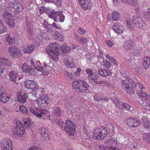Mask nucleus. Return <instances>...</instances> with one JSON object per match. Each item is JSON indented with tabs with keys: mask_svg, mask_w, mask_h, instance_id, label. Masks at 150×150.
<instances>
[{
	"mask_svg": "<svg viewBox=\"0 0 150 150\" xmlns=\"http://www.w3.org/2000/svg\"><path fill=\"white\" fill-rule=\"evenodd\" d=\"M72 87L76 91L85 93L89 90V86L87 83L82 80L74 81L72 83Z\"/></svg>",
	"mask_w": 150,
	"mask_h": 150,
	"instance_id": "2",
	"label": "nucleus"
},
{
	"mask_svg": "<svg viewBox=\"0 0 150 150\" xmlns=\"http://www.w3.org/2000/svg\"><path fill=\"white\" fill-rule=\"evenodd\" d=\"M62 52L64 54H66L69 52L71 50V48L66 44H64L62 45Z\"/></svg>",
	"mask_w": 150,
	"mask_h": 150,
	"instance_id": "45",
	"label": "nucleus"
},
{
	"mask_svg": "<svg viewBox=\"0 0 150 150\" xmlns=\"http://www.w3.org/2000/svg\"><path fill=\"white\" fill-rule=\"evenodd\" d=\"M30 62L32 66L34 67L35 69L40 71H42L43 67L41 66V64L40 61H36L31 58Z\"/></svg>",
	"mask_w": 150,
	"mask_h": 150,
	"instance_id": "24",
	"label": "nucleus"
},
{
	"mask_svg": "<svg viewBox=\"0 0 150 150\" xmlns=\"http://www.w3.org/2000/svg\"><path fill=\"white\" fill-rule=\"evenodd\" d=\"M16 124V125L15 127L13 130V132L14 134L16 136L20 137H22L25 133V130L22 124L20 122L19 124Z\"/></svg>",
	"mask_w": 150,
	"mask_h": 150,
	"instance_id": "15",
	"label": "nucleus"
},
{
	"mask_svg": "<svg viewBox=\"0 0 150 150\" xmlns=\"http://www.w3.org/2000/svg\"><path fill=\"white\" fill-rule=\"evenodd\" d=\"M137 96L140 98L149 101L150 100V96L147 93L143 92L142 91L138 93Z\"/></svg>",
	"mask_w": 150,
	"mask_h": 150,
	"instance_id": "32",
	"label": "nucleus"
},
{
	"mask_svg": "<svg viewBox=\"0 0 150 150\" xmlns=\"http://www.w3.org/2000/svg\"><path fill=\"white\" fill-rule=\"evenodd\" d=\"M24 125L26 127H29L31 123V119L28 118L27 119H25L23 120Z\"/></svg>",
	"mask_w": 150,
	"mask_h": 150,
	"instance_id": "48",
	"label": "nucleus"
},
{
	"mask_svg": "<svg viewBox=\"0 0 150 150\" xmlns=\"http://www.w3.org/2000/svg\"><path fill=\"white\" fill-rule=\"evenodd\" d=\"M45 28L47 29L48 32L51 33L52 32V28L51 27V25L49 24Z\"/></svg>",
	"mask_w": 150,
	"mask_h": 150,
	"instance_id": "63",
	"label": "nucleus"
},
{
	"mask_svg": "<svg viewBox=\"0 0 150 150\" xmlns=\"http://www.w3.org/2000/svg\"><path fill=\"white\" fill-rule=\"evenodd\" d=\"M8 6L11 8L10 10L16 12H22L23 10L22 4L16 0H11L8 4Z\"/></svg>",
	"mask_w": 150,
	"mask_h": 150,
	"instance_id": "9",
	"label": "nucleus"
},
{
	"mask_svg": "<svg viewBox=\"0 0 150 150\" xmlns=\"http://www.w3.org/2000/svg\"><path fill=\"white\" fill-rule=\"evenodd\" d=\"M59 44L57 42L51 43L46 49L49 57L53 60L56 62L58 60L59 51L58 47Z\"/></svg>",
	"mask_w": 150,
	"mask_h": 150,
	"instance_id": "1",
	"label": "nucleus"
},
{
	"mask_svg": "<svg viewBox=\"0 0 150 150\" xmlns=\"http://www.w3.org/2000/svg\"><path fill=\"white\" fill-rule=\"evenodd\" d=\"M24 85L27 88L33 91L35 90L37 86L35 81L33 80H26L24 82Z\"/></svg>",
	"mask_w": 150,
	"mask_h": 150,
	"instance_id": "17",
	"label": "nucleus"
},
{
	"mask_svg": "<svg viewBox=\"0 0 150 150\" xmlns=\"http://www.w3.org/2000/svg\"><path fill=\"white\" fill-rule=\"evenodd\" d=\"M8 50L12 54L15 53L18 55L21 54L20 50L17 49L15 47H11L9 48H8Z\"/></svg>",
	"mask_w": 150,
	"mask_h": 150,
	"instance_id": "36",
	"label": "nucleus"
},
{
	"mask_svg": "<svg viewBox=\"0 0 150 150\" xmlns=\"http://www.w3.org/2000/svg\"><path fill=\"white\" fill-rule=\"evenodd\" d=\"M150 136V133H144L143 134L142 138L143 140L147 143L150 144V140H149V138Z\"/></svg>",
	"mask_w": 150,
	"mask_h": 150,
	"instance_id": "46",
	"label": "nucleus"
},
{
	"mask_svg": "<svg viewBox=\"0 0 150 150\" xmlns=\"http://www.w3.org/2000/svg\"><path fill=\"white\" fill-rule=\"evenodd\" d=\"M112 70L110 69L100 68L98 69V73L99 75L101 76L107 77L112 75Z\"/></svg>",
	"mask_w": 150,
	"mask_h": 150,
	"instance_id": "19",
	"label": "nucleus"
},
{
	"mask_svg": "<svg viewBox=\"0 0 150 150\" xmlns=\"http://www.w3.org/2000/svg\"><path fill=\"white\" fill-rule=\"evenodd\" d=\"M51 25L54 28H57V29H60V30H61L62 29V28L60 26V25L58 24V25H57V24L55 23H52L51 24Z\"/></svg>",
	"mask_w": 150,
	"mask_h": 150,
	"instance_id": "61",
	"label": "nucleus"
},
{
	"mask_svg": "<svg viewBox=\"0 0 150 150\" xmlns=\"http://www.w3.org/2000/svg\"><path fill=\"white\" fill-rule=\"evenodd\" d=\"M142 48L141 47H139V49H137V48H134L132 50L133 52L134 53L135 55H137V54H139L142 50Z\"/></svg>",
	"mask_w": 150,
	"mask_h": 150,
	"instance_id": "54",
	"label": "nucleus"
},
{
	"mask_svg": "<svg viewBox=\"0 0 150 150\" xmlns=\"http://www.w3.org/2000/svg\"><path fill=\"white\" fill-rule=\"evenodd\" d=\"M127 125L129 127H136L140 125V121L137 118L131 117L128 118L126 121Z\"/></svg>",
	"mask_w": 150,
	"mask_h": 150,
	"instance_id": "16",
	"label": "nucleus"
},
{
	"mask_svg": "<svg viewBox=\"0 0 150 150\" xmlns=\"http://www.w3.org/2000/svg\"><path fill=\"white\" fill-rule=\"evenodd\" d=\"M104 142L105 144L112 146H115L117 144V141L115 139H113L109 138L107 141H105Z\"/></svg>",
	"mask_w": 150,
	"mask_h": 150,
	"instance_id": "35",
	"label": "nucleus"
},
{
	"mask_svg": "<svg viewBox=\"0 0 150 150\" xmlns=\"http://www.w3.org/2000/svg\"><path fill=\"white\" fill-rule=\"evenodd\" d=\"M107 45L110 47H111L114 45L113 42L109 40H108L105 41Z\"/></svg>",
	"mask_w": 150,
	"mask_h": 150,
	"instance_id": "62",
	"label": "nucleus"
},
{
	"mask_svg": "<svg viewBox=\"0 0 150 150\" xmlns=\"http://www.w3.org/2000/svg\"><path fill=\"white\" fill-rule=\"evenodd\" d=\"M143 122L144 128L148 130L150 129V121H148L144 119Z\"/></svg>",
	"mask_w": 150,
	"mask_h": 150,
	"instance_id": "47",
	"label": "nucleus"
},
{
	"mask_svg": "<svg viewBox=\"0 0 150 150\" xmlns=\"http://www.w3.org/2000/svg\"><path fill=\"white\" fill-rule=\"evenodd\" d=\"M122 2L125 3H128L131 5L134 6L137 4V0H120ZM114 3L117 2L116 0H113Z\"/></svg>",
	"mask_w": 150,
	"mask_h": 150,
	"instance_id": "38",
	"label": "nucleus"
},
{
	"mask_svg": "<svg viewBox=\"0 0 150 150\" xmlns=\"http://www.w3.org/2000/svg\"><path fill=\"white\" fill-rule=\"evenodd\" d=\"M112 29L115 33L119 34H122L125 30L124 27L120 24H114L112 27Z\"/></svg>",
	"mask_w": 150,
	"mask_h": 150,
	"instance_id": "23",
	"label": "nucleus"
},
{
	"mask_svg": "<svg viewBox=\"0 0 150 150\" xmlns=\"http://www.w3.org/2000/svg\"><path fill=\"white\" fill-rule=\"evenodd\" d=\"M7 31V28L4 26L2 21L1 20L0 22V33H4Z\"/></svg>",
	"mask_w": 150,
	"mask_h": 150,
	"instance_id": "44",
	"label": "nucleus"
},
{
	"mask_svg": "<svg viewBox=\"0 0 150 150\" xmlns=\"http://www.w3.org/2000/svg\"><path fill=\"white\" fill-rule=\"evenodd\" d=\"M64 62L69 68L74 67L75 66V64L73 62L72 59L68 57H66L64 60Z\"/></svg>",
	"mask_w": 150,
	"mask_h": 150,
	"instance_id": "27",
	"label": "nucleus"
},
{
	"mask_svg": "<svg viewBox=\"0 0 150 150\" xmlns=\"http://www.w3.org/2000/svg\"><path fill=\"white\" fill-rule=\"evenodd\" d=\"M86 71V74L88 75V77L89 81L91 83L97 85L101 84L104 82L103 81H97V79L98 78V76L94 72H93L91 69H87Z\"/></svg>",
	"mask_w": 150,
	"mask_h": 150,
	"instance_id": "8",
	"label": "nucleus"
},
{
	"mask_svg": "<svg viewBox=\"0 0 150 150\" xmlns=\"http://www.w3.org/2000/svg\"><path fill=\"white\" fill-rule=\"evenodd\" d=\"M94 99L96 101H98L101 100H104L106 101H108V99H106L105 98L101 97L100 95L98 93H94L93 95Z\"/></svg>",
	"mask_w": 150,
	"mask_h": 150,
	"instance_id": "42",
	"label": "nucleus"
},
{
	"mask_svg": "<svg viewBox=\"0 0 150 150\" xmlns=\"http://www.w3.org/2000/svg\"><path fill=\"white\" fill-rule=\"evenodd\" d=\"M6 23L9 28H12L15 26V22L13 18H11L8 21H6Z\"/></svg>",
	"mask_w": 150,
	"mask_h": 150,
	"instance_id": "43",
	"label": "nucleus"
},
{
	"mask_svg": "<svg viewBox=\"0 0 150 150\" xmlns=\"http://www.w3.org/2000/svg\"><path fill=\"white\" fill-rule=\"evenodd\" d=\"M106 58H108L110 61L113 62V64L117 65V62H116V60L113 57L108 54L106 55Z\"/></svg>",
	"mask_w": 150,
	"mask_h": 150,
	"instance_id": "56",
	"label": "nucleus"
},
{
	"mask_svg": "<svg viewBox=\"0 0 150 150\" xmlns=\"http://www.w3.org/2000/svg\"><path fill=\"white\" fill-rule=\"evenodd\" d=\"M32 23V22H30L28 23L27 25L28 33L29 36H33L35 35L33 27L31 26Z\"/></svg>",
	"mask_w": 150,
	"mask_h": 150,
	"instance_id": "29",
	"label": "nucleus"
},
{
	"mask_svg": "<svg viewBox=\"0 0 150 150\" xmlns=\"http://www.w3.org/2000/svg\"><path fill=\"white\" fill-rule=\"evenodd\" d=\"M62 111L61 109L59 107H55L54 109V115L57 117H59Z\"/></svg>",
	"mask_w": 150,
	"mask_h": 150,
	"instance_id": "41",
	"label": "nucleus"
},
{
	"mask_svg": "<svg viewBox=\"0 0 150 150\" xmlns=\"http://www.w3.org/2000/svg\"><path fill=\"white\" fill-rule=\"evenodd\" d=\"M28 150H41L39 148L35 146H32L30 147Z\"/></svg>",
	"mask_w": 150,
	"mask_h": 150,
	"instance_id": "64",
	"label": "nucleus"
},
{
	"mask_svg": "<svg viewBox=\"0 0 150 150\" xmlns=\"http://www.w3.org/2000/svg\"><path fill=\"white\" fill-rule=\"evenodd\" d=\"M150 64V59L147 56H145L143 59V66L144 69L147 68Z\"/></svg>",
	"mask_w": 150,
	"mask_h": 150,
	"instance_id": "34",
	"label": "nucleus"
},
{
	"mask_svg": "<svg viewBox=\"0 0 150 150\" xmlns=\"http://www.w3.org/2000/svg\"><path fill=\"white\" fill-rule=\"evenodd\" d=\"M126 80L128 81L130 83H131V86H134L135 84V82L132 79L128 77H126Z\"/></svg>",
	"mask_w": 150,
	"mask_h": 150,
	"instance_id": "60",
	"label": "nucleus"
},
{
	"mask_svg": "<svg viewBox=\"0 0 150 150\" xmlns=\"http://www.w3.org/2000/svg\"><path fill=\"white\" fill-rule=\"evenodd\" d=\"M1 147L2 150H13V149L11 140L5 138H4L1 142Z\"/></svg>",
	"mask_w": 150,
	"mask_h": 150,
	"instance_id": "12",
	"label": "nucleus"
},
{
	"mask_svg": "<svg viewBox=\"0 0 150 150\" xmlns=\"http://www.w3.org/2000/svg\"><path fill=\"white\" fill-rule=\"evenodd\" d=\"M18 73L14 70H12L9 73L8 76L11 80L13 82H16Z\"/></svg>",
	"mask_w": 150,
	"mask_h": 150,
	"instance_id": "28",
	"label": "nucleus"
},
{
	"mask_svg": "<svg viewBox=\"0 0 150 150\" xmlns=\"http://www.w3.org/2000/svg\"><path fill=\"white\" fill-rule=\"evenodd\" d=\"M3 16L4 18V20L5 21H8L9 19H11V18H13L12 17V15L8 12L6 10L5 11Z\"/></svg>",
	"mask_w": 150,
	"mask_h": 150,
	"instance_id": "40",
	"label": "nucleus"
},
{
	"mask_svg": "<svg viewBox=\"0 0 150 150\" xmlns=\"http://www.w3.org/2000/svg\"><path fill=\"white\" fill-rule=\"evenodd\" d=\"M107 132L105 127L97 128L95 129L92 134V137L98 140H101L107 136Z\"/></svg>",
	"mask_w": 150,
	"mask_h": 150,
	"instance_id": "6",
	"label": "nucleus"
},
{
	"mask_svg": "<svg viewBox=\"0 0 150 150\" xmlns=\"http://www.w3.org/2000/svg\"><path fill=\"white\" fill-rule=\"evenodd\" d=\"M124 90L126 91L127 93H129L131 94H132L134 92V90L133 88L130 87L129 86L127 88V89H125Z\"/></svg>",
	"mask_w": 150,
	"mask_h": 150,
	"instance_id": "57",
	"label": "nucleus"
},
{
	"mask_svg": "<svg viewBox=\"0 0 150 150\" xmlns=\"http://www.w3.org/2000/svg\"><path fill=\"white\" fill-rule=\"evenodd\" d=\"M140 105L142 108L146 110L149 111L150 110V105L149 103L146 101H143Z\"/></svg>",
	"mask_w": 150,
	"mask_h": 150,
	"instance_id": "39",
	"label": "nucleus"
},
{
	"mask_svg": "<svg viewBox=\"0 0 150 150\" xmlns=\"http://www.w3.org/2000/svg\"><path fill=\"white\" fill-rule=\"evenodd\" d=\"M121 85L122 87L124 90L127 89V88L129 86L127 82L124 80H122Z\"/></svg>",
	"mask_w": 150,
	"mask_h": 150,
	"instance_id": "50",
	"label": "nucleus"
},
{
	"mask_svg": "<svg viewBox=\"0 0 150 150\" xmlns=\"http://www.w3.org/2000/svg\"><path fill=\"white\" fill-rule=\"evenodd\" d=\"M4 91L3 88L0 89V101L2 103H5L8 101L10 97L6 95Z\"/></svg>",
	"mask_w": 150,
	"mask_h": 150,
	"instance_id": "21",
	"label": "nucleus"
},
{
	"mask_svg": "<svg viewBox=\"0 0 150 150\" xmlns=\"http://www.w3.org/2000/svg\"><path fill=\"white\" fill-rule=\"evenodd\" d=\"M132 22L134 25L140 29L143 28V21L141 18L134 16L132 19Z\"/></svg>",
	"mask_w": 150,
	"mask_h": 150,
	"instance_id": "20",
	"label": "nucleus"
},
{
	"mask_svg": "<svg viewBox=\"0 0 150 150\" xmlns=\"http://www.w3.org/2000/svg\"><path fill=\"white\" fill-rule=\"evenodd\" d=\"M34 48V45H30L27 46L26 47H24L22 50L23 51L24 53L30 54L33 51Z\"/></svg>",
	"mask_w": 150,
	"mask_h": 150,
	"instance_id": "30",
	"label": "nucleus"
},
{
	"mask_svg": "<svg viewBox=\"0 0 150 150\" xmlns=\"http://www.w3.org/2000/svg\"><path fill=\"white\" fill-rule=\"evenodd\" d=\"M75 128V124L71 120L68 119L66 121L64 130L69 136L74 135L76 131Z\"/></svg>",
	"mask_w": 150,
	"mask_h": 150,
	"instance_id": "7",
	"label": "nucleus"
},
{
	"mask_svg": "<svg viewBox=\"0 0 150 150\" xmlns=\"http://www.w3.org/2000/svg\"><path fill=\"white\" fill-rule=\"evenodd\" d=\"M126 22L127 27L130 30L132 29V25L131 21L130 19L127 18L126 20Z\"/></svg>",
	"mask_w": 150,
	"mask_h": 150,
	"instance_id": "53",
	"label": "nucleus"
},
{
	"mask_svg": "<svg viewBox=\"0 0 150 150\" xmlns=\"http://www.w3.org/2000/svg\"><path fill=\"white\" fill-rule=\"evenodd\" d=\"M107 132L105 127L97 128L95 129L92 134V137L98 140H101L107 136Z\"/></svg>",
	"mask_w": 150,
	"mask_h": 150,
	"instance_id": "5",
	"label": "nucleus"
},
{
	"mask_svg": "<svg viewBox=\"0 0 150 150\" xmlns=\"http://www.w3.org/2000/svg\"><path fill=\"white\" fill-rule=\"evenodd\" d=\"M103 65L104 67L109 68L111 67V64L110 62L106 60H104L102 62Z\"/></svg>",
	"mask_w": 150,
	"mask_h": 150,
	"instance_id": "52",
	"label": "nucleus"
},
{
	"mask_svg": "<svg viewBox=\"0 0 150 150\" xmlns=\"http://www.w3.org/2000/svg\"><path fill=\"white\" fill-rule=\"evenodd\" d=\"M38 91L40 98L37 100L38 105L42 107L46 106L49 102V98L47 95L45 94L44 89H40Z\"/></svg>",
	"mask_w": 150,
	"mask_h": 150,
	"instance_id": "3",
	"label": "nucleus"
},
{
	"mask_svg": "<svg viewBox=\"0 0 150 150\" xmlns=\"http://www.w3.org/2000/svg\"><path fill=\"white\" fill-rule=\"evenodd\" d=\"M133 42V40L130 39L125 41L124 43L123 47L126 51H129L132 49Z\"/></svg>",
	"mask_w": 150,
	"mask_h": 150,
	"instance_id": "26",
	"label": "nucleus"
},
{
	"mask_svg": "<svg viewBox=\"0 0 150 150\" xmlns=\"http://www.w3.org/2000/svg\"><path fill=\"white\" fill-rule=\"evenodd\" d=\"M55 38L59 40H63L62 35L60 33H57L55 35Z\"/></svg>",
	"mask_w": 150,
	"mask_h": 150,
	"instance_id": "58",
	"label": "nucleus"
},
{
	"mask_svg": "<svg viewBox=\"0 0 150 150\" xmlns=\"http://www.w3.org/2000/svg\"><path fill=\"white\" fill-rule=\"evenodd\" d=\"M29 110L31 113L38 118H40L42 117L43 115L47 114L45 115L44 118L43 119H47L49 120H51L50 115L49 114H47L48 113V111L45 109L37 107L35 108L34 109L33 108H31Z\"/></svg>",
	"mask_w": 150,
	"mask_h": 150,
	"instance_id": "4",
	"label": "nucleus"
},
{
	"mask_svg": "<svg viewBox=\"0 0 150 150\" xmlns=\"http://www.w3.org/2000/svg\"><path fill=\"white\" fill-rule=\"evenodd\" d=\"M17 98L19 102L21 103H24L27 100L26 94L24 92L21 91L18 92L17 94Z\"/></svg>",
	"mask_w": 150,
	"mask_h": 150,
	"instance_id": "25",
	"label": "nucleus"
},
{
	"mask_svg": "<svg viewBox=\"0 0 150 150\" xmlns=\"http://www.w3.org/2000/svg\"><path fill=\"white\" fill-rule=\"evenodd\" d=\"M77 39L78 42L80 44H84L87 41L86 38L84 37H79Z\"/></svg>",
	"mask_w": 150,
	"mask_h": 150,
	"instance_id": "51",
	"label": "nucleus"
},
{
	"mask_svg": "<svg viewBox=\"0 0 150 150\" xmlns=\"http://www.w3.org/2000/svg\"><path fill=\"white\" fill-rule=\"evenodd\" d=\"M49 16L57 22L59 21L61 22H63L64 20L65 16L61 11H57L55 13L52 11L49 13Z\"/></svg>",
	"mask_w": 150,
	"mask_h": 150,
	"instance_id": "10",
	"label": "nucleus"
},
{
	"mask_svg": "<svg viewBox=\"0 0 150 150\" xmlns=\"http://www.w3.org/2000/svg\"><path fill=\"white\" fill-rule=\"evenodd\" d=\"M79 2L83 9L90 10L91 4L89 0H79Z\"/></svg>",
	"mask_w": 150,
	"mask_h": 150,
	"instance_id": "22",
	"label": "nucleus"
},
{
	"mask_svg": "<svg viewBox=\"0 0 150 150\" xmlns=\"http://www.w3.org/2000/svg\"><path fill=\"white\" fill-rule=\"evenodd\" d=\"M112 101L113 103L115 105L119 108L122 109L123 108H125L127 110L131 111L132 109V108L128 104L125 103H122L119 101V100L116 97H115L113 99H112Z\"/></svg>",
	"mask_w": 150,
	"mask_h": 150,
	"instance_id": "11",
	"label": "nucleus"
},
{
	"mask_svg": "<svg viewBox=\"0 0 150 150\" xmlns=\"http://www.w3.org/2000/svg\"><path fill=\"white\" fill-rule=\"evenodd\" d=\"M11 64V61L10 59L0 57V76L4 73L5 70V66H10Z\"/></svg>",
	"mask_w": 150,
	"mask_h": 150,
	"instance_id": "13",
	"label": "nucleus"
},
{
	"mask_svg": "<svg viewBox=\"0 0 150 150\" xmlns=\"http://www.w3.org/2000/svg\"><path fill=\"white\" fill-rule=\"evenodd\" d=\"M6 123H3L0 125V132L3 133H6L8 132V127Z\"/></svg>",
	"mask_w": 150,
	"mask_h": 150,
	"instance_id": "37",
	"label": "nucleus"
},
{
	"mask_svg": "<svg viewBox=\"0 0 150 150\" xmlns=\"http://www.w3.org/2000/svg\"><path fill=\"white\" fill-rule=\"evenodd\" d=\"M119 16V13L117 11H114L112 13V18L114 20L117 21Z\"/></svg>",
	"mask_w": 150,
	"mask_h": 150,
	"instance_id": "49",
	"label": "nucleus"
},
{
	"mask_svg": "<svg viewBox=\"0 0 150 150\" xmlns=\"http://www.w3.org/2000/svg\"><path fill=\"white\" fill-rule=\"evenodd\" d=\"M41 137L44 141H48L50 139V134L49 129L45 127H41L39 129Z\"/></svg>",
	"mask_w": 150,
	"mask_h": 150,
	"instance_id": "14",
	"label": "nucleus"
},
{
	"mask_svg": "<svg viewBox=\"0 0 150 150\" xmlns=\"http://www.w3.org/2000/svg\"><path fill=\"white\" fill-rule=\"evenodd\" d=\"M12 35V33H9L7 35V37L5 39V41L9 44H12L15 42V37H13Z\"/></svg>",
	"mask_w": 150,
	"mask_h": 150,
	"instance_id": "31",
	"label": "nucleus"
},
{
	"mask_svg": "<svg viewBox=\"0 0 150 150\" xmlns=\"http://www.w3.org/2000/svg\"><path fill=\"white\" fill-rule=\"evenodd\" d=\"M20 110L22 113H26L28 111L27 108L23 105L20 106Z\"/></svg>",
	"mask_w": 150,
	"mask_h": 150,
	"instance_id": "55",
	"label": "nucleus"
},
{
	"mask_svg": "<svg viewBox=\"0 0 150 150\" xmlns=\"http://www.w3.org/2000/svg\"><path fill=\"white\" fill-rule=\"evenodd\" d=\"M134 84L135 88L137 92L140 93L143 90L145 89L144 87L141 83H135Z\"/></svg>",
	"mask_w": 150,
	"mask_h": 150,
	"instance_id": "33",
	"label": "nucleus"
},
{
	"mask_svg": "<svg viewBox=\"0 0 150 150\" xmlns=\"http://www.w3.org/2000/svg\"><path fill=\"white\" fill-rule=\"evenodd\" d=\"M22 69L23 72L27 73L30 75H34L35 74L34 69L30 66H28L26 63H24L23 64Z\"/></svg>",
	"mask_w": 150,
	"mask_h": 150,
	"instance_id": "18",
	"label": "nucleus"
},
{
	"mask_svg": "<svg viewBox=\"0 0 150 150\" xmlns=\"http://www.w3.org/2000/svg\"><path fill=\"white\" fill-rule=\"evenodd\" d=\"M51 2L56 4L58 6H60L62 4V0H51Z\"/></svg>",
	"mask_w": 150,
	"mask_h": 150,
	"instance_id": "59",
	"label": "nucleus"
}]
</instances>
